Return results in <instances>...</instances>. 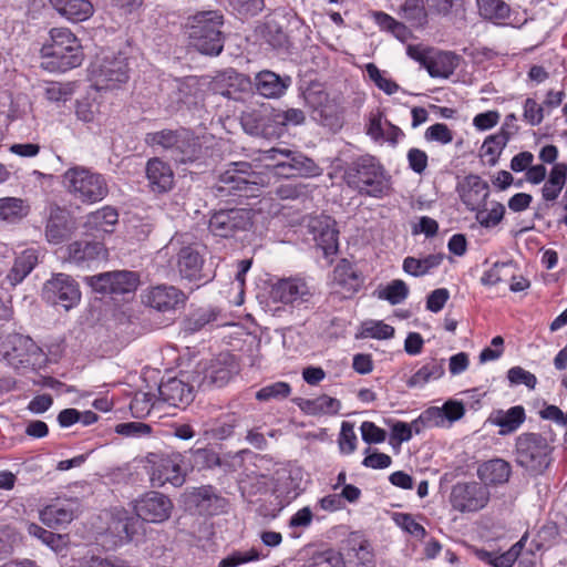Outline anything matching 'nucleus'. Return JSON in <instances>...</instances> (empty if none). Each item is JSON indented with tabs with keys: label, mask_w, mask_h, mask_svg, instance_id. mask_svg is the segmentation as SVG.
<instances>
[{
	"label": "nucleus",
	"mask_w": 567,
	"mask_h": 567,
	"mask_svg": "<svg viewBox=\"0 0 567 567\" xmlns=\"http://www.w3.org/2000/svg\"><path fill=\"white\" fill-rule=\"evenodd\" d=\"M342 179L351 190L363 197L381 199L392 192L391 176L380 159L370 154L347 163Z\"/></svg>",
	"instance_id": "1"
},
{
	"label": "nucleus",
	"mask_w": 567,
	"mask_h": 567,
	"mask_svg": "<svg viewBox=\"0 0 567 567\" xmlns=\"http://www.w3.org/2000/svg\"><path fill=\"white\" fill-rule=\"evenodd\" d=\"M84 54L76 35L68 28H52L50 41L41 48V66L49 72H66L82 64Z\"/></svg>",
	"instance_id": "2"
},
{
	"label": "nucleus",
	"mask_w": 567,
	"mask_h": 567,
	"mask_svg": "<svg viewBox=\"0 0 567 567\" xmlns=\"http://www.w3.org/2000/svg\"><path fill=\"white\" fill-rule=\"evenodd\" d=\"M223 24L224 17L219 11H202L190 17L186 25L189 48L204 55H219L225 43Z\"/></svg>",
	"instance_id": "3"
},
{
	"label": "nucleus",
	"mask_w": 567,
	"mask_h": 567,
	"mask_svg": "<svg viewBox=\"0 0 567 567\" xmlns=\"http://www.w3.org/2000/svg\"><path fill=\"white\" fill-rule=\"evenodd\" d=\"M259 174L248 162H234L223 172L214 185L216 197L249 198L257 196L259 190Z\"/></svg>",
	"instance_id": "4"
},
{
	"label": "nucleus",
	"mask_w": 567,
	"mask_h": 567,
	"mask_svg": "<svg viewBox=\"0 0 567 567\" xmlns=\"http://www.w3.org/2000/svg\"><path fill=\"white\" fill-rule=\"evenodd\" d=\"M66 190L83 204H95L109 194L104 175L84 166L70 167L62 175Z\"/></svg>",
	"instance_id": "5"
},
{
	"label": "nucleus",
	"mask_w": 567,
	"mask_h": 567,
	"mask_svg": "<svg viewBox=\"0 0 567 567\" xmlns=\"http://www.w3.org/2000/svg\"><path fill=\"white\" fill-rule=\"evenodd\" d=\"M554 446L539 433H523L516 437V463L534 475L543 474L553 462Z\"/></svg>",
	"instance_id": "6"
},
{
	"label": "nucleus",
	"mask_w": 567,
	"mask_h": 567,
	"mask_svg": "<svg viewBox=\"0 0 567 567\" xmlns=\"http://www.w3.org/2000/svg\"><path fill=\"white\" fill-rule=\"evenodd\" d=\"M458 193L465 206L476 212V220L484 227L496 226V207H487L488 185L477 175H470L458 185Z\"/></svg>",
	"instance_id": "7"
},
{
	"label": "nucleus",
	"mask_w": 567,
	"mask_h": 567,
	"mask_svg": "<svg viewBox=\"0 0 567 567\" xmlns=\"http://www.w3.org/2000/svg\"><path fill=\"white\" fill-rule=\"evenodd\" d=\"M148 463L151 464L150 480L152 486L163 487L169 483L178 487L184 484L185 472L182 468V455L179 453L151 454Z\"/></svg>",
	"instance_id": "8"
},
{
	"label": "nucleus",
	"mask_w": 567,
	"mask_h": 567,
	"mask_svg": "<svg viewBox=\"0 0 567 567\" xmlns=\"http://www.w3.org/2000/svg\"><path fill=\"white\" fill-rule=\"evenodd\" d=\"M252 225L251 212L246 208L216 210L209 218L208 229L217 237L229 238Z\"/></svg>",
	"instance_id": "9"
},
{
	"label": "nucleus",
	"mask_w": 567,
	"mask_h": 567,
	"mask_svg": "<svg viewBox=\"0 0 567 567\" xmlns=\"http://www.w3.org/2000/svg\"><path fill=\"white\" fill-rule=\"evenodd\" d=\"M269 293L274 302L297 308L309 303L313 297L312 289L301 277L278 279L271 285Z\"/></svg>",
	"instance_id": "10"
},
{
	"label": "nucleus",
	"mask_w": 567,
	"mask_h": 567,
	"mask_svg": "<svg viewBox=\"0 0 567 567\" xmlns=\"http://www.w3.org/2000/svg\"><path fill=\"white\" fill-rule=\"evenodd\" d=\"M42 296L47 302L69 310L80 302L81 291L71 276L56 274L44 284Z\"/></svg>",
	"instance_id": "11"
},
{
	"label": "nucleus",
	"mask_w": 567,
	"mask_h": 567,
	"mask_svg": "<svg viewBox=\"0 0 567 567\" xmlns=\"http://www.w3.org/2000/svg\"><path fill=\"white\" fill-rule=\"evenodd\" d=\"M488 499L487 487L477 482L457 483L452 487L450 495L452 507L461 513L480 511Z\"/></svg>",
	"instance_id": "12"
},
{
	"label": "nucleus",
	"mask_w": 567,
	"mask_h": 567,
	"mask_svg": "<svg viewBox=\"0 0 567 567\" xmlns=\"http://www.w3.org/2000/svg\"><path fill=\"white\" fill-rule=\"evenodd\" d=\"M87 281L94 291L115 296L133 292L140 282L138 276L127 270L100 274Z\"/></svg>",
	"instance_id": "13"
},
{
	"label": "nucleus",
	"mask_w": 567,
	"mask_h": 567,
	"mask_svg": "<svg viewBox=\"0 0 567 567\" xmlns=\"http://www.w3.org/2000/svg\"><path fill=\"white\" fill-rule=\"evenodd\" d=\"M278 155L282 156L284 158L278 159L274 165L276 175L291 178L297 176H308L312 174L315 168V163L312 159L289 150L272 147L266 151L267 158L277 159Z\"/></svg>",
	"instance_id": "14"
},
{
	"label": "nucleus",
	"mask_w": 567,
	"mask_h": 567,
	"mask_svg": "<svg viewBox=\"0 0 567 567\" xmlns=\"http://www.w3.org/2000/svg\"><path fill=\"white\" fill-rule=\"evenodd\" d=\"M185 292L174 286L158 285L147 290L144 303L162 313H175L186 303Z\"/></svg>",
	"instance_id": "15"
},
{
	"label": "nucleus",
	"mask_w": 567,
	"mask_h": 567,
	"mask_svg": "<svg viewBox=\"0 0 567 567\" xmlns=\"http://www.w3.org/2000/svg\"><path fill=\"white\" fill-rule=\"evenodd\" d=\"M173 509L172 501L158 492H148L141 496L134 505L138 518L150 523H162L169 518Z\"/></svg>",
	"instance_id": "16"
},
{
	"label": "nucleus",
	"mask_w": 567,
	"mask_h": 567,
	"mask_svg": "<svg viewBox=\"0 0 567 567\" xmlns=\"http://www.w3.org/2000/svg\"><path fill=\"white\" fill-rule=\"evenodd\" d=\"M76 229L70 212L58 205L50 207L45 224V238L50 244L60 245L68 240Z\"/></svg>",
	"instance_id": "17"
},
{
	"label": "nucleus",
	"mask_w": 567,
	"mask_h": 567,
	"mask_svg": "<svg viewBox=\"0 0 567 567\" xmlns=\"http://www.w3.org/2000/svg\"><path fill=\"white\" fill-rule=\"evenodd\" d=\"M80 503L78 498H58L44 506L40 513V520L50 528H56L70 524L78 517Z\"/></svg>",
	"instance_id": "18"
},
{
	"label": "nucleus",
	"mask_w": 567,
	"mask_h": 567,
	"mask_svg": "<svg viewBox=\"0 0 567 567\" xmlns=\"http://www.w3.org/2000/svg\"><path fill=\"white\" fill-rule=\"evenodd\" d=\"M290 75H280L270 70H261L254 78L255 91L267 99H279L291 86Z\"/></svg>",
	"instance_id": "19"
},
{
	"label": "nucleus",
	"mask_w": 567,
	"mask_h": 567,
	"mask_svg": "<svg viewBox=\"0 0 567 567\" xmlns=\"http://www.w3.org/2000/svg\"><path fill=\"white\" fill-rule=\"evenodd\" d=\"M204 257L196 246L182 247L177 254V269L182 278L189 281L208 282L209 278L203 274Z\"/></svg>",
	"instance_id": "20"
},
{
	"label": "nucleus",
	"mask_w": 567,
	"mask_h": 567,
	"mask_svg": "<svg viewBox=\"0 0 567 567\" xmlns=\"http://www.w3.org/2000/svg\"><path fill=\"white\" fill-rule=\"evenodd\" d=\"M159 399L171 406L184 408L194 400V389L178 378L162 380L158 385Z\"/></svg>",
	"instance_id": "21"
},
{
	"label": "nucleus",
	"mask_w": 567,
	"mask_h": 567,
	"mask_svg": "<svg viewBox=\"0 0 567 567\" xmlns=\"http://www.w3.org/2000/svg\"><path fill=\"white\" fill-rule=\"evenodd\" d=\"M99 82L105 87H114L128 80L127 59L123 54L105 55L99 66Z\"/></svg>",
	"instance_id": "22"
},
{
	"label": "nucleus",
	"mask_w": 567,
	"mask_h": 567,
	"mask_svg": "<svg viewBox=\"0 0 567 567\" xmlns=\"http://www.w3.org/2000/svg\"><path fill=\"white\" fill-rule=\"evenodd\" d=\"M146 178L153 193L164 194L174 186V173L171 165L158 157L150 158L146 163Z\"/></svg>",
	"instance_id": "23"
},
{
	"label": "nucleus",
	"mask_w": 567,
	"mask_h": 567,
	"mask_svg": "<svg viewBox=\"0 0 567 567\" xmlns=\"http://www.w3.org/2000/svg\"><path fill=\"white\" fill-rule=\"evenodd\" d=\"M313 239L318 248L322 250L324 258H330L339 251V230L334 221H318L312 226Z\"/></svg>",
	"instance_id": "24"
},
{
	"label": "nucleus",
	"mask_w": 567,
	"mask_h": 567,
	"mask_svg": "<svg viewBox=\"0 0 567 567\" xmlns=\"http://www.w3.org/2000/svg\"><path fill=\"white\" fill-rule=\"evenodd\" d=\"M238 372V365L229 354L213 361L206 371L205 381L221 388Z\"/></svg>",
	"instance_id": "25"
},
{
	"label": "nucleus",
	"mask_w": 567,
	"mask_h": 567,
	"mask_svg": "<svg viewBox=\"0 0 567 567\" xmlns=\"http://www.w3.org/2000/svg\"><path fill=\"white\" fill-rule=\"evenodd\" d=\"M50 3L62 17L72 22L85 21L94 12L89 0H50Z\"/></svg>",
	"instance_id": "26"
},
{
	"label": "nucleus",
	"mask_w": 567,
	"mask_h": 567,
	"mask_svg": "<svg viewBox=\"0 0 567 567\" xmlns=\"http://www.w3.org/2000/svg\"><path fill=\"white\" fill-rule=\"evenodd\" d=\"M200 155L202 145L197 138L183 130V134L178 143H176L175 147H173L169 157L177 164H187L196 162Z\"/></svg>",
	"instance_id": "27"
},
{
	"label": "nucleus",
	"mask_w": 567,
	"mask_h": 567,
	"mask_svg": "<svg viewBox=\"0 0 567 567\" xmlns=\"http://www.w3.org/2000/svg\"><path fill=\"white\" fill-rule=\"evenodd\" d=\"M458 64L456 54L446 51L433 50L426 71L432 78H449Z\"/></svg>",
	"instance_id": "28"
},
{
	"label": "nucleus",
	"mask_w": 567,
	"mask_h": 567,
	"mask_svg": "<svg viewBox=\"0 0 567 567\" xmlns=\"http://www.w3.org/2000/svg\"><path fill=\"white\" fill-rule=\"evenodd\" d=\"M333 281L350 295L358 292L362 286L361 277L346 258L341 259L334 267Z\"/></svg>",
	"instance_id": "29"
},
{
	"label": "nucleus",
	"mask_w": 567,
	"mask_h": 567,
	"mask_svg": "<svg viewBox=\"0 0 567 567\" xmlns=\"http://www.w3.org/2000/svg\"><path fill=\"white\" fill-rule=\"evenodd\" d=\"M11 351L6 352L9 361H18L20 364L30 362V357L38 355L40 348L27 336L14 334L10 338Z\"/></svg>",
	"instance_id": "30"
},
{
	"label": "nucleus",
	"mask_w": 567,
	"mask_h": 567,
	"mask_svg": "<svg viewBox=\"0 0 567 567\" xmlns=\"http://www.w3.org/2000/svg\"><path fill=\"white\" fill-rule=\"evenodd\" d=\"M117 221V210L111 206H105L86 216L85 227L97 233L111 234Z\"/></svg>",
	"instance_id": "31"
},
{
	"label": "nucleus",
	"mask_w": 567,
	"mask_h": 567,
	"mask_svg": "<svg viewBox=\"0 0 567 567\" xmlns=\"http://www.w3.org/2000/svg\"><path fill=\"white\" fill-rule=\"evenodd\" d=\"M38 264V255L34 249H25L22 251L13 262L7 279L11 286L20 284Z\"/></svg>",
	"instance_id": "32"
},
{
	"label": "nucleus",
	"mask_w": 567,
	"mask_h": 567,
	"mask_svg": "<svg viewBox=\"0 0 567 567\" xmlns=\"http://www.w3.org/2000/svg\"><path fill=\"white\" fill-rule=\"evenodd\" d=\"M443 259V254H430L423 258L409 256L404 258L402 268L410 276L422 277L437 268Z\"/></svg>",
	"instance_id": "33"
},
{
	"label": "nucleus",
	"mask_w": 567,
	"mask_h": 567,
	"mask_svg": "<svg viewBox=\"0 0 567 567\" xmlns=\"http://www.w3.org/2000/svg\"><path fill=\"white\" fill-rule=\"evenodd\" d=\"M299 406L309 415L337 414L341 408V402L338 399L322 394L313 399L302 400Z\"/></svg>",
	"instance_id": "34"
},
{
	"label": "nucleus",
	"mask_w": 567,
	"mask_h": 567,
	"mask_svg": "<svg viewBox=\"0 0 567 567\" xmlns=\"http://www.w3.org/2000/svg\"><path fill=\"white\" fill-rule=\"evenodd\" d=\"M444 372V360L431 359L410 377L406 384L410 388L423 386L427 382L443 377Z\"/></svg>",
	"instance_id": "35"
},
{
	"label": "nucleus",
	"mask_w": 567,
	"mask_h": 567,
	"mask_svg": "<svg viewBox=\"0 0 567 567\" xmlns=\"http://www.w3.org/2000/svg\"><path fill=\"white\" fill-rule=\"evenodd\" d=\"M567 178V164L557 163L553 166L549 177L543 186L542 194L545 200H555L560 194Z\"/></svg>",
	"instance_id": "36"
},
{
	"label": "nucleus",
	"mask_w": 567,
	"mask_h": 567,
	"mask_svg": "<svg viewBox=\"0 0 567 567\" xmlns=\"http://www.w3.org/2000/svg\"><path fill=\"white\" fill-rule=\"evenodd\" d=\"M526 420L525 409L515 405L506 412L498 410V434L507 435L516 432Z\"/></svg>",
	"instance_id": "37"
},
{
	"label": "nucleus",
	"mask_w": 567,
	"mask_h": 567,
	"mask_svg": "<svg viewBox=\"0 0 567 567\" xmlns=\"http://www.w3.org/2000/svg\"><path fill=\"white\" fill-rule=\"evenodd\" d=\"M102 249L103 246L101 243L76 240L69 245L68 252L71 260L80 264L97 258Z\"/></svg>",
	"instance_id": "38"
},
{
	"label": "nucleus",
	"mask_w": 567,
	"mask_h": 567,
	"mask_svg": "<svg viewBox=\"0 0 567 567\" xmlns=\"http://www.w3.org/2000/svg\"><path fill=\"white\" fill-rule=\"evenodd\" d=\"M29 214V206L18 197L0 198V219L9 223L21 220Z\"/></svg>",
	"instance_id": "39"
},
{
	"label": "nucleus",
	"mask_w": 567,
	"mask_h": 567,
	"mask_svg": "<svg viewBox=\"0 0 567 567\" xmlns=\"http://www.w3.org/2000/svg\"><path fill=\"white\" fill-rule=\"evenodd\" d=\"M219 316V310L213 307L198 308L189 313L185 320V330L194 333L206 326L215 322Z\"/></svg>",
	"instance_id": "40"
},
{
	"label": "nucleus",
	"mask_w": 567,
	"mask_h": 567,
	"mask_svg": "<svg viewBox=\"0 0 567 567\" xmlns=\"http://www.w3.org/2000/svg\"><path fill=\"white\" fill-rule=\"evenodd\" d=\"M401 16L415 28H423L427 23L423 0H404L401 6Z\"/></svg>",
	"instance_id": "41"
},
{
	"label": "nucleus",
	"mask_w": 567,
	"mask_h": 567,
	"mask_svg": "<svg viewBox=\"0 0 567 567\" xmlns=\"http://www.w3.org/2000/svg\"><path fill=\"white\" fill-rule=\"evenodd\" d=\"M372 18L380 30L390 32L396 39L404 41L410 35L409 29L400 21L383 11H373Z\"/></svg>",
	"instance_id": "42"
},
{
	"label": "nucleus",
	"mask_w": 567,
	"mask_h": 567,
	"mask_svg": "<svg viewBox=\"0 0 567 567\" xmlns=\"http://www.w3.org/2000/svg\"><path fill=\"white\" fill-rule=\"evenodd\" d=\"M27 530L29 535L40 539L44 545L50 547L55 553L62 551L66 545L64 536L48 530L35 523L28 524Z\"/></svg>",
	"instance_id": "43"
},
{
	"label": "nucleus",
	"mask_w": 567,
	"mask_h": 567,
	"mask_svg": "<svg viewBox=\"0 0 567 567\" xmlns=\"http://www.w3.org/2000/svg\"><path fill=\"white\" fill-rule=\"evenodd\" d=\"M156 404L153 393L137 391L130 403L132 415L136 419H143L150 415Z\"/></svg>",
	"instance_id": "44"
},
{
	"label": "nucleus",
	"mask_w": 567,
	"mask_h": 567,
	"mask_svg": "<svg viewBox=\"0 0 567 567\" xmlns=\"http://www.w3.org/2000/svg\"><path fill=\"white\" fill-rule=\"evenodd\" d=\"M409 287L401 279L392 280L383 290L379 291L378 297L395 306L403 302L409 296Z\"/></svg>",
	"instance_id": "45"
},
{
	"label": "nucleus",
	"mask_w": 567,
	"mask_h": 567,
	"mask_svg": "<svg viewBox=\"0 0 567 567\" xmlns=\"http://www.w3.org/2000/svg\"><path fill=\"white\" fill-rule=\"evenodd\" d=\"M183 134L182 131H172V130H162L158 132L147 133L145 137V142L148 145H159L163 148L167 150L171 154L173 147H175L176 143H178L181 136Z\"/></svg>",
	"instance_id": "46"
},
{
	"label": "nucleus",
	"mask_w": 567,
	"mask_h": 567,
	"mask_svg": "<svg viewBox=\"0 0 567 567\" xmlns=\"http://www.w3.org/2000/svg\"><path fill=\"white\" fill-rule=\"evenodd\" d=\"M291 393V386L288 382L277 381L262 386L256 392V400L268 402L271 400H284Z\"/></svg>",
	"instance_id": "47"
},
{
	"label": "nucleus",
	"mask_w": 567,
	"mask_h": 567,
	"mask_svg": "<svg viewBox=\"0 0 567 567\" xmlns=\"http://www.w3.org/2000/svg\"><path fill=\"white\" fill-rule=\"evenodd\" d=\"M365 71L369 79L385 94L392 95L399 91V84L392 79L383 76L380 69L374 63H368L365 65Z\"/></svg>",
	"instance_id": "48"
},
{
	"label": "nucleus",
	"mask_w": 567,
	"mask_h": 567,
	"mask_svg": "<svg viewBox=\"0 0 567 567\" xmlns=\"http://www.w3.org/2000/svg\"><path fill=\"white\" fill-rule=\"evenodd\" d=\"M259 559L260 553L256 548H250L247 551L234 550L219 561L218 567H237L239 565Z\"/></svg>",
	"instance_id": "49"
},
{
	"label": "nucleus",
	"mask_w": 567,
	"mask_h": 567,
	"mask_svg": "<svg viewBox=\"0 0 567 567\" xmlns=\"http://www.w3.org/2000/svg\"><path fill=\"white\" fill-rule=\"evenodd\" d=\"M394 328L383 321H369L363 324L362 334L377 340L391 339L394 336Z\"/></svg>",
	"instance_id": "50"
},
{
	"label": "nucleus",
	"mask_w": 567,
	"mask_h": 567,
	"mask_svg": "<svg viewBox=\"0 0 567 567\" xmlns=\"http://www.w3.org/2000/svg\"><path fill=\"white\" fill-rule=\"evenodd\" d=\"M357 434L353 424L350 422H342L341 430L338 439L340 452L343 454H351L357 449Z\"/></svg>",
	"instance_id": "51"
},
{
	"label": "nucleus",
	"mask_w": 567,
	"mask_h": 567,
	"mask_svg": "<svg viewBox=\"0 0 567 567\" xmlns=\"http://www.w3.org/2000/svg\"><path fill=\"white\" fill-rule=\"evenodd\" d=\"M308 567H344L342 555L333 549L316 554Z\"/></svg>",
	"instance_id": "52"
},
{
	"label": "nucleus",
	"mask_w": 567,
	"mask_h": 567,
	"mask_svg": "<svg viewBox=\"0 0 567 567\" xmlns=\"http://www.w3.org/2000/svg\"><path fill=\"white\" fill-rule=\"evenodd\" d=\"M264 37L274 49H284L289 44L287 33L278 23H267L265 25Z\"/></svg>",
	"instance_id": "53"
},
{
	"label": "nucleus",
	"mask_w": 567,
	"mask_h": 567,
	"mask_svg": "<svg viewBox=\"0 0 567 567\" xmlns=\"http://www.w3.org/2000/svg\"><path fill=\"white\" fill-rule=\"evenodd\" d=\"M194 465L198 468H212L220 464L219 455L212 449H197L192 451Z\"/></svg>",
	"instance_id": "54"
},
{
	"label": "nucleus",
	"mask_w": 567,
	"mask_h": 567,
	"mask_svg": "<svg viewBox=\"0 0 567 567\" xmlns=\"http://www.w3.org/2000/svg\"><path fill=\"white\" fill-rule=\"evenodd\" d=\"M272 120L280 126L299 125L305 122L306 116L300 109H288L286 111H275Z\"/></svg>",
	"instance_id": "55"
},
{
	"label": "nucleus",
	"mask_w": 567,
	"mask_h": 567,
	"mask_svg": "<svg viewBox=\"0 0 567 567\" xmlns=\"http://www.w3.org/2000/svg\"><path fill=\"white\" fill-rule=\"evenodd\" d=\"M360 431L362 440L368 444L383 443L386 439V432L371 421L362 422Z\"/></svg>",
	"instance_id": "56"
},
{
	"label": "nucleus",
	"mask_w": 567,
	"mask_h": 567,
	"mask_svg": "<svg viewBox=\"0 0 567 567\" xmlns=\"http://www.w3.org/2000/svg\"><path fill=\"white\" fill-rule=\"evenodd\" d=\"M425 140L437 142L440 144H449L453 141V133L444 123H435L426 128Z\"/></svg>",
	"instance_id": "57"
},
{
	"label": "nucleus",
	"mask_w": 567,
	"mask_h": 567,
	"mask_svg": "<svg viewBox=\"0 0 567 567\" xmlns=\"http://www.w3.org/2000/svg\"><path fill=\"white\" fill-rule=\"evenodd\" d=\"M395 522L403 530L413 536L423 537L426 533L425 528L411 514L399 513L395 515Z\"/></svg>",
	"instance_id": "58"
},
{
	"label": "nucleus",
	"mask_w": 567,
	"mask_h": 567,
	"mask_svg": "<svg viewBox=\"0 0 567 567\" xmlns=\"http://www.w3.org/2000/svg\"><path fill=\"white\" fill-rule=\"evenodd\" d=\"M507 379L511 385L525 384L528 389L536 385V377L520 367L509 369Z\"/></svg>",
	"instance_id": "59"
},
{
	"label": "nucleus",
	"mask_w": 567,
	"mask_h": 567,
	"mask_svg": "<svg viewBox=\"0 0 567 567\" xmlns=\"http://www.w3.org/2000/svg\"><path fill=\"white\" fill-rule=\"evenodd\" d=\"M151 431V426L142 422H126L115 426V432L124 436L140 437L150 434Z\"/></svg>",
	"instance_id": "60"
},
{
	"label": "nucleus",
	"mask_w": 567,
	"mask_h": 567,
	"mask_svg": "<svg viewBox=\"0 0 567 567\" xmlns=\"http://www.w3.org/2000/svg\"><path fill=\"white\" fill-rule=\"evenodd\" d=\"M73 90L69 84L51 83L45 89V97L51 102H66L71 99Z\"/></svg>",
	"instance_id": "61"
},
{
	"label": "nucleus",
	"mask_w": 567,
	"mask_h": 567,
	"mask_svg": "<svg viewBox=\"0 0 567 567\" xmlns=\"http://www.w3.org/2000/svg\"><path fill=\"white\" fill-rule=\"evenodd\" d=\"M420 422H423L427 429L447 426L442 413V409L439 406H431L424 410L420 414Z\"/></svg>",
	"instance_id": "62"
},
{
	"label": "nucleus",
	"mask_w": 567,
	"mask_h": 567,
	"mask_svg": "<svg viewBox=\"0 0 567 567\" xmlns=\"http://www.w3.org/2000/svg\"><path fill=\"white\" fill-rule=\"evenodd\" d=\"M447 426L458 421L465 414L464 405L458 401L449 400L441 406Z\"/></svg>",
	"instance_id": "63"
},
{
	"label": "nucleus",
	"mask_w": 567,
	"mask_h": 567,
	"mask_svg": "<svg viewBox=\"0 0 567 567\" xmlns=\"http://www.w3.org/2000/svg\"><path fill=\"white\" fill-rule=\"evenodd\" d=\"M354 551V567H374V554L370 549V545L367 542H362L358 548H353Z\"/></svg>",
	"instance_id": "64"
}]
</instances>
